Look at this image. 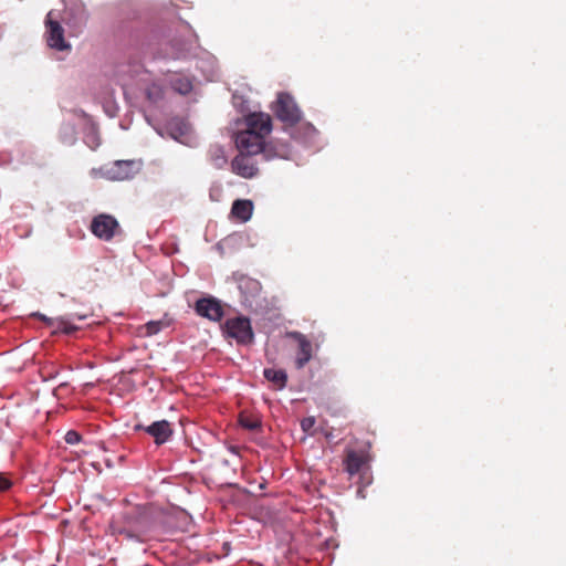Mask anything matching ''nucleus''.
<instances>
[{
    "label": "nucleus",
    "mask_w": 566,
    "mask_h": 566,
    "mask_svg": "<svg viewBox=\"0 0 566 566\" xmlns=\"http://www.w3.org/2000/svg\"><path fill=\"white\" fill-rule=\"evenodd\" d=\"M119 229L117 220L107 213L95 216L90 224L91 232L103 241H111Z\"/></svg>",
    "instance_id": "nucleus-5"
},
{
    "label": "nucleus",
    "mask_w": 566,
    "mask_h": 566,
    "mask_svg": "<svg viewBox=\"0 0 566 566\" xmlns=\"http://www.w3.org/2000/svg\"><path fill=\"white\" fill-rule=\"evenodd\" d=\"M275 116L289 126L297 124L302 118V112L290 94L280 93L273 105Z\"/></svg>",
    "instance_id": "nucleus-2"
},
{
    "label": "nucleus",
    "mask_w": 566,
    "mask_h": 566,
    "mask_svg": "<svg viewBox=\"0 0 566 566\" xmlns=\"http://www.w3.org/2000/svg\"><path fill=\"white\" fill-rule=\"evenodd\" d=\"M139 170V164L134 160L114 161L107 169V176L114 180H126L136 175Z\"/></svg>",
    "instance_id": "nucleus-9"
},
{
    "label": "nucleus",
    "mask_w": 566,
    "mask_h": 566,
    "mask_svg": "<svg viewBox=\"0 0 566 566\" xmlns=\"http://www.w3.org/2000/svg\"><path fill=\"white\" fill-rule=\"evenodd\" d=\"M169 84L171 88L179 93L180 95H187L189 94L193 88L192 80L181 73H175L169 78Z\"/></svg>",
    "instance_id": "nucleus-15"
},
{
    "label": "nucleus",
    "mask_w": 566,
    "mask_h": 566,
    "mask_svg": "<svg viewBox=\"0 0 566 566\" xmlns=\"http://www.w3.org/2000/svg\"><path fill=\"white\" fill-rule=\"evenodd\" d=\"M223 332L228 338L239 344H249L253 339V332L250 319L247 317H234L226 321Z\"/></svg>",
    "instance_id": "nucleus-3"
},
{
    "label": "nucleus",
    "mask_w": 566,
    "mask_h": 566,
    "mask_svg": "<svg viewBox=\"0 0 566 566\" xmlns=\"http://www.w3.org/2000/svg\"><path fill=\"white\" fill-rule=\"evenodd\" d=\"M366 462H367V457H366L365 452H363V451L358 452L353 449L346 450V455H345L343 463H344L345 471L349 475L357 474L360 471V469L366 464Z\"/></svg>",
    "instance_id": "nucleus-12"
},
{
    "label": "nucleus",
    "mask_w": 566,
    "mask_h": 566,
    "mask_svg": "<svg viewBox=\"0 0 566 566\" xmlns=\"http://www.w3.org/2000/svg\"><path fill=\"white\" fill-rule=\"evenodd\" d=\"M253 213V203L248 199H237L231 207V217L238 219L240 222H247L251 219Z\"/></svg>",
    "instance_id": "nucleus-14"
},
{
    "label": "nucleus",
    "mask_w": 566,
    "mask_h": 566,
    "mask_svg": "<svg viewBox=\"0 0 566 566\" xmlns=\"http://www.w3.org/2000/svg\"><path fill=\"white\" fill-rule=\"evenodd\" d=\"M167 129L169 135L182 143V144H189L191 139V128L190 125L185 120L180 118H174L171 119L168 125Z\"/></svg>",
    "instance_id": "nucleus-11"
},
{
    "label": "nucleus",
    "mask_w": 566,
    "mask_h": 566,
    "mask_svg": "<svg viewBox=\"0 0 566 566\" xmlns=\"http://www.w3.org/2000/svg\"><path fill=\"white\" fill-rule=\"evenodd\" d=\"M195 311L211 322H220L224 315L220 301L212 296L199 298L195 304Z\"/></svg>",
    "instance_id": "nucleus-7"
},
{
    "label": "nucleus",
    "mask_w": 566,
    "mask_h": 566,
    "mask_svg": "<svg viewBox=\"0 0 566 566\" xmlns=\"http://www.w3.org/2000/svg\"><path fill=\"white\" fill-rule=\"evenodd\" d=\"M272 132V119L264 113H252L245 117V129L237 133L235 146L239 151L261 155L265 147V138Z\"/></svg>",
    "instance_id": "nucleus-1"
},
{
    "label": "nucleus",
    "mask_w": 566,
    "mask_h": 566,
    "mask_svg": "<svg viewBox=\"0 0 566 566\" xmlns=\"http://www.w3.org/2000/svg\"><path fill=\"white\" fill-rule=\"evenodd\" d=\"M208 64H209V67L207 70L202 69V71L205 72L206 78L208 81H213L216 78V76L218 75V70H217V65H216L214 59H211L208 62Z\"/></svg>",
    "instance_id": "nucleus-22"
},
{
    "label": "nucleus",
    "mask_w": 566,
    "mask_h": 566,
    "mask_svg": "<svg viewBox=\"0 0 566 566\" xmlns=\"http://www.w3.org/2000/svg\"><path fill=\"white\" fill-rule=\"evenodd\" d=\"M264 378L272 384L273 389L282 390L287 382V374L284 369L265 368Z\"/></svg>",
    "instance_id": "nucleus-16"
},
{
    "label": "nucleus",
    "mask_w": 566,
    "mask_h": 566,
    "mask_svg": "<svg viewBox=\"0 0 566 566\" xmlns=\"http://www.w3.org/2000/svg\"><path fill=\"white\" fill-rule=\"evenodd\" d=\"M12 482L2 473H0V492L7 491L11 488Z\"/></svg>",
    "instance_id": "nucleus-25"
},
{
    "label": "nucleus",
    "mask_w": 566,
    "mask_h": 566,
    "mask_svg": "<svg viewBox=\"0 0 566 566\" xmlns=\"http://www.w3.org/2000/svg\"><path fill=\"white\" fill-rule=\"evenodd\" d=\"M209 160L216 168H222L227 164L224 149L221 146H211L208 151Z\"/></svg>",
    "instance_id": "nucleus-18"
},
{
    "label": "nucleus",
    "mask_w": 566,
    "mask_h": 566,
    "mask_svg": "<svg viewBox=\"0 0 566 566\" xmlns=\"http://www.w3.org/2000/svg\"><path fill=\"white\" fill-rule=\"evenodd\" d=\"M157 446H160L169 440L172 434L171 424L167 420L155 421L147 428H144Z\"/></svg>",
    "instance_id": "nucleus-10"
},
{
    "label": "nucleus",
    "mask_w": 566,
    "mask_h": 566,
    "mask_svg": "<svg viewBox=\"0 0 566 566\" xmlns=\"http://www.w3.org/2000/svg\"><path fill=\"white\" fill-rule=\"evenodd\" d=\"M255 156L256 155L239 151L231 161L232 172L245 179L254 178L259 174Z\"/></svg>",
    "instance_id": "nucleus-6"
},
{
    "label": "nucleus",
    "mask_w": 566,
    "mask_h": 566,
    "mask_svg": "<svg viewBox=\"0 0 566 566\" xmlns=\"http://www.w3.org/2000/svg\"><path fill=\"white\" fill-rule=\"evenodd\" d=\"M140 428H142V424H139V423H137V424H135V426H134V429H135V430H139Z\"/></svg>",
    "instance_id": "nucleus-29"
},
{
    "label": "nucleus",
    "mask_w": 566,
    "mask_h": 566,
    "mask_svg": "<svg viewBox=\"0 0 566 566\" xmlns=\"http://www.w3.org/2000/svg\"><path fill=\"white\" fill-rule=\"evenodd\" d=\"M314 424H315L314 417H307L301 421V427H302L303 431H305V432H308L314 427Z\"/></svg>",
    "instance_id": "nucleus-24"
},
{
    "label": "nucleus",
    "mask_w": 566,
    "mask_h": 566,
    "mask_svg": "<svg viewBox=\"0 0 566 566\" xmlns=\"http://www.w3.org/2000/svg\"><path fill=\"white\" fill-rule=\"evenodd\" d=\"M172 318L168 315H165L163 318L158 321H150L144 325V328L146 329V335H155L161 331H166L171 328L172 326Z\"/></svg>",
    "instance_id": "nucleus-17"
},
{
    "label": "nucleus",
    "mask_w": 566,
    "mask_h": 566,
    "mask_svg": "<svg viewBox=\"0 0 566 566\" xmlns=\"http://www.w3.org/2000/svg\"><path fill=\"white\" fill-rule=\"evenodd\" d=\"M239 422L243 428L249 430H256L261 426L260 420L258 418H253L251 416H247L243 413L240 415Z\"/></svg>",
    "instance_id": "nucleus-21"
},
{
    "label": "nucleus",
    "mask_w": 566,
    "mask_h": 566,
    "mask_svg": "<svg viewBox=\"0 0 566 566\" xmlns=\"http://www.w3.org/2000/svg\"><path fill=\"white\" fill-rule=\"evenodd\" d=\"M264 160L287 159L291 156L290 145L281 142L266 143L261 154Z\"/></svg>",
    "instance_id": "nucleus-13"
},
{
    "label": "nucleus",
    "mask_w": 566,
    "mask_h": 566,
    "mask_svg": "<svg viewBox=\"0 0 566 566\" xmlns=\"http://www.w3.org/2000/svg\"><path fill=\"white\" fill-rule=\"evenodd\" d=\"M188 56L187 53H184V52H177L176 54L172 55L174 59H182V57H186Z\"/></svg>",
    "instance_id": "nucleus-27"
},
{
    "label": "nucleus",
    "mask_w": 566,
    "mask_h": 566,
    "mask_svg": "<svg viewBox=\"0 0 566 566\" xmlns=\"http://www.w3.org/2000/svg\"><path fill=\"white\" fill-rule=\"evenodd\" d=\"M64 440L67 444H76L82 440V436L75 430H69Z\"/></svg>",
    "instance_id": "nucleus-23"
},
{
    "label": "nucleus",
    "mask_w": 566,
    "mask_h": 566,
    "mask_svg": "<svg viewBox=\"0 0 566 566\" xmlns=\"http://www.w3.org/2000/svg\"><path fill=\"white\" fill-rule=\"evenodd\" d=\"M312 356L310 355H306V356H302L297 359V366L298 367H303L311 358Z\"/></svg>",
    "instance_id": "nucleus-26"
},
{
    "label": "nucleus",
    "mask_w": 566,
    "mask_h": 566,
    "mask_svg": "<svg viewBox=\"0 0 566 566\" xmlns=\"http://www.w3.org/2000/svg\"><path fill=\"white\" fill-rule=\"evenodd\" d=\"M291 339H293L300 348V354L306 355L311 354L312 352V345L311 343L305 338L304 335L297 332H292L287 335Z\"/></svg>",
    "instance_id": "nucleus-19"
},
{
    "label": "nucleus",
    "mask_w": 566,
    "mask_h": 566,
    "mask_svg": "<svg viewBox=\"0 0 566 566\" xmlns=\"http://www.w3.org/2000/svg\"><path fill=\"white\" fill-rule=\"evenodd\" d=\"M45 41L48 46L56 51L71 49V45L65 41L61 23L54 19L53 11H50L45 18Z\"/></svg>",
    "instance_id": "nucleus-4"
},
{
    "label": "nucleus",
    "mask_w": 566,
    "mask_h": 566,
    "mask_svg": "<svg viewBox=\"0 0 566 566\" xmlns=\"http://www.w3.org/2000/svg\"><path fill=\"white\" fill-rule=\"evenodd\" d=\"M306 128L310 130V132H315V128L312 126V125H306Z\"/></svg>",
    "instance_id": "nucleus-28"
},
{
    "label": "nucleus",
    "mask_w": 566,
    "mask_h": 566,
    "mask_svg": "<svg viewBox=\"0 0 566 566\" xmlns=\"http://www.w3.org/2000/svg\"><path fill=\"white\" fill-rule=\"evenodd\" d=\"M144 91L146 92L147 98L151 102L159 101L164 95V88L158 82H151Z\"/></svg>",
    "instance_id": "nucleus-20"
},
{
    "label": "nucleus",
    "mask_w": 566,
    "mask_h": 566,
    "mask_svg": "<svg viewBox=\"0 0 566 566\" xmlns=\"http://www.w3.org/2000/svg\"><path fill=\"white\" fill-rule=\"evenodd\" d=\"M33 316L42 321L53 335H74L81 328L80 325H76L74 322L69 319L49 318L39 313L33 314Z\"/></svg>",
    "instance_id": "nucleus-8"
}]
</instances>
